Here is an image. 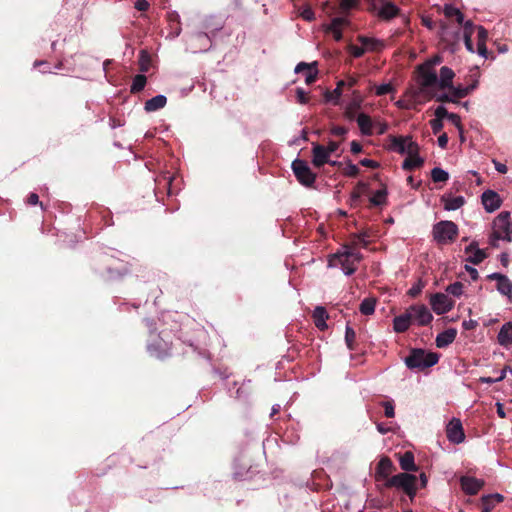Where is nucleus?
Wrapping results in <instances>:
<instances>
[{"label":"nucleus","instance_id":"f257e3e1","mask_svg":"<svg viewBox=\"0 0 512 512\" xmlns=\"http://www.w3.org/2000/svg\"><path fill=\"white\" fill-rule=\"evenodd\" d=\"M500 240L512 241V222L509 212H501L493 221L489 243L493 247H498Z\"/></svg>","mask_w":512,"mask_h":512},{"label":"nucleus","instance_id":"f03ea898","mask_svg":"<svg viewBox=\"0 0 512 512\" xmlns=\"http://www.w3.org/2000/svg\"><path fill=\"white\" fill-rule=\"evenodd\" d=\"M439 356L434 352H426L422 349L413 350L405 359V364L410 369L423 370L437 364Z\"/></svg>","mask_w":512,"mask_h":512},{"label":"nucleus","instance_id":"7ed1b4c3","mask_svg":"<svg viewBox=\"0 0 512 512\" xmlns=\"http://www.w3.org/2000/svg\"><path fill=\"white\" fill-rule=\"evenodd\" d=\"M333 258L341 265L345 275H351L362 260V254L353 247L345 246L343 251L335 254Z\"/></svg>","mask_w":512,"mask_h":512},{"label":"nucleus","instance_id":"20e7f679","mask_svg":"<svg viewBox=\"0 0 512 512\" xmlns=\"http://www.w3.org/2000/svg\"><path fill=\"white\" fill-rule=\"evenodd\" d=\"M432 233L434 240L438 244L445 245L455 240L458 234V227L452 221L443 220L433 226Z\"/></svg>","mask_w":512,"mask_h":512},{"label":"nucleus","instance_id":"39448f33","mask_svg":"<svg viewBox=\"0 0 512 512\" xmlns=\"http://www.w3.org/2000/svg\"><path fill=\"white\" fill-rule=\"evenodd\" d=\"M417 478L415 475L409 473H399L392 476L386 483L387 487H396L402 489L410 498L416 495Z\"/></svg>","mask_w":512,"mask_h":512},{"label":"nucleus","instance_id":"423d86ee","mask_svg":"<svg viewBox=\"0 0 512 512\" xmlns=\"http://www.w3.org/2000/svg\"><path fill=\"white\" fill-rule=\"evenodd\" d=\"M369 11L379 19L388 21L399 14V8L392 2L385 0H368Z\"/></svg>","mask_w":512,"mask_h":512},{"label":"nucleus","instance_id":"0eeeda50","mask_svg":"<svg viewBox=\"0 0 512 512\" xmlns=\"http://www.w3.org/2000/svg\"><path fill=\"white\" fill-rule=\"evenodd\" d=\"M389 149L400 154L412 155L413 153L418 152L419 147L416 142H414L411 137H390Z\"/></svg>","mask_w":512,"mask_h":512},{"label":"nucleus","instance_id":"6e6552de","mask_svg":"<svg viewBox=\"0 0 512 512\" xmlns=\"http://www.w3.org/2000/svg\"><path fill=\"white\" fill-rule=\"evenodd\" d=\"M292 169L297 180L304 186H311L316 179V175L311 171L308 164L300 159L292 162Z\"/></svg>","mask_w":512,"mask_h":512},{"label":"nucleus","instance_id":"1a4fd4ad","mask_svg":"<svg viewBox=\"0 0 512 512\" xmlns=\"http://www.w3.org/2000/svg\"><path fill=\"white\" fill-rule=\"evenodd\" d=\"M419 84L420 89L414 91L418 96L433 87H437V74L432 68L425 66L424 64L419 67Z\"/></svg>","mask_w":512,"mask_h":512},{"label":"nucleus","instance_id":"9d476101","mask_svg":"<svg viewBox=\"0 0 512 512\" xmlns=\"http://www.w3.org/2000/svg\"><path fill=\"white\" fill-rule=\"evenodd\" d=\"M430 305L437 315H442L453 308L454 301L444 293H435L430 297Z\"/></svg>","mask_w":512,"mask_h":512},{"label":"nucleus","instance_id":"9b49d317","mask_svg":"<svg viewBox=\"0 0 512 512\" xmlns=\"http://www.w3.org/2000/svg\"><path fill=\"white\" fill-rule=\"evenodd\" d=\"M411 316L412 321L417 323L419 326L428 325L433 320V315L429 309L423 305H412L407 309Z\"/></svg>","mask_w":512,"mask_h":512},{"label":"nucleus","instance_id":"f8f14e48","mask_svg":"<svg viewBox=\"0 0 512 512\" xmlns=\"http://www.w3.org/2000/svg\"><path fill=\"white\" fill-rule=\"evenodd\" d=\"M446 435L450 442L460 444L465 439L462 423L459 419L453 418L447 425Z\"/></svg>","mask_w":512,"mask_h":512},{"label":"nucleus","instance_id":"ddd939ff","mask_svg":"<svg viewBox=\"0 0 512 512\" xmlns=\"http://www.w3.org/2000/svg\"><path fill=\"white\" fill-rule=\"evenodd\" d=\"M349 24L350 21L346 17H335L325 26L324 30L326 33L331 34L336 41H340L342 39L343 28L347 27Z\"/></svg>","mask_w":512,"mask_h":512},{"label":"nucleus","instance_id":"4468645a","mask_svg":"<svg viewBox=\"0 0 512 512\" xmlns=\"http://www.w3.org/2000/svg\"><path fill=\"white\" fill-rule=\"evenodd\" d=\"M488 279L495 280L497 282V290L500 294L507 296L512 300V282L510 279L501 273L489 274Z\"/></svg>","mask_w":512,"mask_h":512},{"label":"nucleus","instance_id":"2eb2a0df","mask_svg":"<svg viewBox=\"0 0 512 512\" xmlns=\"http://www.w3.org/2000/svg\"><path fill=\"white\" fill-rule=\"evenodd\" d=\"M484 484V480L475 477L462 476L460 478L461 488L467 495L477 494L483 488Z\"/></svg>","mask_w":512,"mask_h":512},{"label":"nucleus","instance_id":"dca6fc26","mask_svg":"<svg viewBox=\"0 0 512 512\" xmlns=\"http://www.w3.org/2000/svg\"><path fill=\"white\" fill-rule=\"evenodd\" d=\"M465 253L467 254L466 261L474 265L481 263L487 257L485 251L477 247L476 242L470 243L469 246L466 247Z\"/></svg>","mask_w":512,"mask_h":512},{"label":"nucleus","instance_id":"f3484780","mask_svg":"<svg viewBox=\"0 0 512 512\" xmlns=\"http://www.w3.org/2000/svg\"><path fill=\"white\" fill-rule=\"evenodd\" d=\"M362 102H363V98H362L361 94L357 90H354L352 92V97H351L350 101L347 103V105L345 107V115L349 120H352L355 118L356 112L358 109H360Z\"/></svg>","mask_w":512,"mask_h":512},{"label":"nucleus","instance_id":"a211bd4d","mask_svg":"<svg viewBox=\"0 0 512 512\" xmlns=\"http://www.w3.org/2000/svg\"><path fill=\"white\" fill-rule=\"evenodd\" d=\"M482 204L488 212H493L500 207L501 200L499 195L491 190H487L482 194Z\"/></svg>","mask_w":512,"mask_h":512},{"label":"nucleus","instance_id":"6ab92c4d","mask_svg":"<svg viewBox=\"0 0 512 512\" xmlns=\"http://www.w3.org/2000/svg\"><path fill=\"white\" fill-rule=\"evenodd\" d=\"M455 73L447 66L440 69L439 78L437 77V87L441 90L451 89Z\"/></svg>","mask_w":512,"mask_h":512},{"label":"nucleus","instance_id":"aec40b11","mask_svg":"<svg viewBox=\"0 0 512 512\" xmlns=\"http://www.w3.org/2000/svg\"><path fill=\"white\" fill-rule=\"evenodd\" d=\"M357 40L363 46L365 52H376L384 48V42L374 37L358 36Z\"/></svg>","mask_w":512,"mask_h":512},{"label":"nucleus","instance_id":"412c9836","mask_svg":"<svg viewBox=\"0 0 512 512\" xmlns=\"http://www.w3.org/2000/svg\"><path fill=\"white\" fill-rule=\"evenodd\" d=\"M316 63L307 64L305 62H300L295 67V73H300L305 71V83L312 84L317 77V69L315 67Z\"/></svg>","mask_w":512,"mask_h":512},{"label":"nucleus","instance_id":"4be33fe9","mask_svg":"<svg viewBox=\"0 0 512 512\" xmlns=\"http://www.w3.org/2000/svg\"><path fill=\"white\" fill-rule=\"evenodd\" d=\"M313 159L312 163L316 167H321L328 162L330 155L327 152V148L320 144H314L312 149Z\"/></svg>","mask_w":512,"mask_h":512},{"label":"nucleus","instance_id":"5701e85b","mask_svg":"<svg viewBox=\"0 0 512 512\" xmlns=\"http://www.w3.org/2000/svg\"><path fill=\"white\" fill-rule=\"evenodd\" d=\"M457 331L453 328L447 329L439 333L436 337V345L438 348H444L450 345L456 338Z\"/></svg>","mask_w":512,"mask_h":512},{"label":"nucleus","instance_id":"b1692460","mask_svg":"<svg viewBox=\"0 0 512 512\" xmlns=\"http://www.w3.org/2000/svg\"><path fill=\"white\" fill-rule=\"evenodd\" d=\"M442 202L445 210L454 211L464 205L465 199L463 196L444 195L442 197Z\"/></svg>","mask_w":512,"mask_h":512},{"label":"nucleus","instance_id":"393cba45","mask_svg":"<svg viewBox=\"0 0 512 512\" xmlns=\"http://www.w3.org/2000/svg\"><path fill=\"white\" fill-rule=\"evenodd\" d=\"M411 322H412L411 316L408 313V311H406V313L401 314L394 318L393 328H394L395 332L402 333V332H405L406 330H408Z\"/></svg>","mask_w":512,"mask_h":512},{"label":"nucleus","instance_id":"a878e982","mask_svg":"<svg viewBox=\"0 0 512 512\" xmlns=\"http://www.w3.org/2000/svg\"><path fill=\"white\" fill-rule=\"evenodd\" d=\"M497 339L501 346L512 344V322H507L501 327Z\"/></svg>","mask_w":512,"mask_h":512},{"label":"nucleus","instance_id":"bb28decb","mask_svg":"<svg viewBox=\"0 0 512 512\" xmlns=\"http://www.w3.org/2000/svg\"><path fill=\"white\" fill-rule=\"evenodd\" d=\"M357 124L359 126V129L363 135H372L373 134V121L372 119L364 113H360L357 116Z\"/></svg>","mask_w":512,"mask_h":512},{"label":"nucleus","instance_id":"cd10ccee","mask_svg":"<svg viewBox=\"0 0 512 512\" xmlns=\"http://www.w3.org/2000/svg\"><path fill=\"white\" fill-rule=\"evenodd\" d=\"M167 103V98L164 95H157L145 102L144 109L147 112H154L163 108Z\"/></svg>","mask_w":512,"mask_h":512},{"label":"nucleus","instance_id":"c85d7f7f","mask_svg":"<svg viewBox=\"0 0 512 512\" xmlns=\"http://www.w3.org/2000/svg\"><path fill=\"white\" fill-rule=\"evenodd\" d=\"M400 466L404 471H417V466L414 461V455L412 452H405L399 458Z\"/></svg>","mask_w":512,"mask_h":512},{"label":"nucleus","instance_id":"c756f323","mask_svg":"<svg viewBox=\"0 0 512 512\" xmlns=\"http://www.w3.org/2000/svg\"><path fill=\"white\" fill-rule=\"evenodd\" d=\"M313 318L316 327L319 329L323 330L327 327L326 319L328 318V314L324 307H316L313 312Z\"/></svg>","mask_w":512,"mask_h":512},{"label":"nucleus","instance_id":"7c9ffc66","mask_svg":"<svg viewBox=\"0 0 512 512\" xmlns=\"http://www.w3.org/2000/svg\"><path fill=\"white\" fill-rule=\"evenodd\" d=\"M407 97L410 98L408 100L397 101V106L405 109H415L417 105L422 104V101L419 100V96L414 91L408 92Z\"/></svg>","mask_w":512,"mask_h":512},{"label":"nucleus","instance_id":"2f4dec72","mask_svg":"<svg viewBox=\"0 0 512 512\" xmlns=\"http://www.w3.org/2000/svg\"><path fill=\"white\" fill-rule=\"evenodd\" d=\"M408 157L404 160L402 167L405 170H411L414 168H418L422 166L424 160L419 156L418 152L413 153L412 155H407Z\"/></svg>","mask_w":512,"mask_h":512},{"label":"nucleus","instance_id":"473e14b6","mask_svg":"<svg viewBox=\"0 0 512 512\" xmlns=\"http://www.w3.org/2000/svg\"><path fill=\"white\" fill-rule=\"evenodd\" d=\"M443 13L449 19L455 18L458 24H462L464 21L463 13L453 5L446 4L443 8Z\"/></svg>","mask_w":512,"mask_h":512},{"label":"nucleus","instance_id":"72a5a7b5","mask_svg":"<svg viewBox=\"0 0 512 512\" xmlns=\"http://www.w3.org/2000/svg\"><path fill=\"white\" fill-rule=\"evenodd\" d=\"M345 83V81H338L336 88L332 92H326V100L332 102L335 105L340 104V97L342 95V89L344 88Z\"/></svg>","mask_w":512,"mask_h":512},{"label":"nucleus","instance_id":"f704fd0d","mask_svg":"<svg viewBox=\"0 0 512 512\" xmlns=\"http://www.w3.org/2000/svg\"><path fill=\"white\" fill-rule=\"evenodd\" d=\"M473 29L474 26L471 21L468 20L464 23V43L466 49L471 53H474V48L472 44Z\"/></svg>","mask_w":512,"mask_h":512},{"label":"nucleus","instance_id":"c9c22d12","mask_svg":"<svg viewBox=\"0 0 512 512\" xmlns=\"http://www.w3.org/2000/svg\"><path fill=\"white\" fill-rule=\"evenodd\" d=\"M387 201V189L382 187L381 189L375 191L370 197V203L373 206H382Z\"/></svg>","mask_w":512,"mask_h":512},{"label":"nucleus","instance_id":"e433bc0d","mask_svg":"<svg viewBox=\"0 0 512 512\" xmlns=\"http://www.w3.org/2000/svg\"><path fill=\"white\" fill-rule=\"evenodd\" d=\"M392 467L393 464L389 458H381L377 466V473L382 477H387L391 473Z\"/></svg>","mask_w":512,"mask_h":512},{"label":"nucleus","instance_id":"4c0bfd02","mask_svg":"<svg viewBox=\"0 0 512 512\" xmlns=\"http://www.w3.org/2000/svg\"><path fill=\"white\" fill-rule=\"evenodd\" d=\"M151 65V57L147 51L141 50L139 54V68L141 72H148Z\"/></svg>","mask_w":512,"mask_h":512},{"label":"nucleus","instance_id":"58836bf2","mask_svg":"<svg viewBox=\"0 0 512 512\" xmlns=\"http://www.w3.org/2000/svg\"><path fill=\"white\" fill-rule=\"evenodd\" d=\"M360 312L364 315H371L375 311V300L372 298L364 299L360 304Z\"/></svg>","mask_w":512,"mask_h":512},{"label":"nucleus","instance_id":"ea45409f","mask_svg":"<svg viewBox=\"0 0 512 512\" xmlns=\"http://www.w3.org/2000/svg\"><path fill=\"white\" fill-rule=\"evenodd\" d=\"M431 178L434 182H446L449 179V174L444 169L435 167L431 171Z\"/></svg>","mask_w":512,"mask_h":512},{"label":"nucleus","instance_id":"a19ab883","mask_svg":"<svg viewBox=\"0 0 512 512\" xmlns=\"http://www.w3.org/2000/svg\"><path fill=\"white\" fill-rule=\"evenodd\" d=\"M146 85V77L142 74L136 75L131 85L132 92H139L143 90Z\"/></svg>","mask_w":512,"mask_h":512},{"label":"nucleus","instance_id":"79ce46f5","mask_svg":"<svg viewBox=\"0 0 512 512\" xmlns=\"http://www.w3.org/2000/svg\"><path fill=\"white\" fill-rule=\"evenodd\" d=\"M355 338H356L355 331L350 326H346L345 342H346V345L349 350H354Z\"/></svg>","mask_w":512,"mask_h":512},{"label":"nucleus","instance_id":"37998d69","mask_svg":"<svg viewBox=\"0 0 512 512\" xmlns=\"http://www.w3.org/2000/svg\"><path fill=\"white\" fill-rule=\"evenodd\" d=\"M446 291L453 296L460 297L463 293V284L461 282H454L446 288Z\"/></svg>","mask_w":512,"mask_h":512},{"label":"nucleus","instance_id":"c03bdc74","mask_svg":"<svg viewBox=\"0 0 512 512\" xmlns=\"http://www.w3.org/2000/svg\"><path fill=\"white\" fill-rule=\"evenodd\" d=\"M450 90H452V95L456 99L463 98L471 92V88H468L467 86L466 87L460 86V85L457 87L452 86V88Z\"/></svg>","mask_w":512,"mask_h":512},{"label":"nucleus","instance_id":"a18cd8bd","mask_svg":"<svg viewBox=\"0 0 512 512\" xmlns=\"http://www.w3.org/2000/svg\"><path fill=\"white\" fill-rule=\"evenodd\" d=\"M366 189L367 184L363 182L358 183L357 187L354 189L351 195L352 202L358 201L361 198L362 194L366 191Z\"/></svg>","mask_w":512,"mask_h":512},{"label":"nucleus","instance_id":"49530a36","mask_svg":"<svg viewBox=\"0 0 512 512\" xmlns=\"http://www.w3.org/2000/svg\"><path fill=\"white\" fill-rule=\"evenodd\" d=\"M192 42L199 41L201 42L203 48L200 50H206L209 47L210 39L205 33H198L192 37Z\"/></svg>","mask_w":512,"mask_h":512},{"label":"nucleus","instance_id":"de8ad7c7","mask_svg":"<svg viewBox=\"0 0 512 512\" xmlns=\"http://www.w3.org/2000/svg\"><path fill=\"white\" fill-rule=\"evenodd\" d=\"M394 90L393 86L390 83H385L376 86L375 93L377 96L386 95Z\"/></svg>","mask_w":512,"mask_h":512},{"label":"nucleus","instance_id":"09e8293b","mask_svg":"<svg viewBox=\"0 0 512 512\" xmlns=\"http://www.w3.org/2000/svg\"><path fill=\"white\" fill-rule=\"evenodd\" d=\"M424 288V283L422 280H418L413 286L408 290V295L411 297H416L419 295Z\"/></svg>","mask_w":512,"mask_h":512},{"label":"nucleus","instance_id":"8fccbe9b","mask_svg":"<svg viewBox=\"0 0 512 512\" xmlns=\"http://www.w3.org/2000/svg\"><path fill=\"white\" fill-rule=\"evenodd\" d=\"M359 173V168L357 165L349 163L345 168V175L349 177H355Z\"/></svg>","mask_w":512,"mask_h":512},{"label":"nucleus","instance_id":"3c124183","mask_svg":"<svg viewBox=\"0 0 512 512\" xmlns=\"http://www.w3.org/2000/svg\"><path fill=\"white\" fill-rule=\"evenodd\" d=\"M349 51H350V53H351L354 57H356V58H359V57H361L364 53H366L362 45H361V46L350 45V46H349Z\"/></svg>","mask_w":512,"mask_h":512},{"label":"nucleus","instance_id":"603ef678","mask_svg":"<svg viewBox=\"0 0 512 512\" xmlns=\"http://www.w3.org/2000/svg\"><path fill=\"white\" fill-rule=\"evenodd\" d=\"M430 126L434 134L439 133L443 128V122L440 119H432L430 121Z\"/></svg>","mask_w":512,"mask_h":512},{"label":"nucleus","instance_id":"864d4df0","mask_svg":"<svg viewBox=\"0 0 512 512\" xmlns=\"http://www.w3.org/2000/svg\"><path fill=\"white\" fill-rule=\"evenodd\" d=\"M477 29V38H478V42L477 43H486V40H487V37H488V33L486 31V29L482 26H478L476 27Z\"/></svg>","mask_w":512,"mask_h":512},{"label":"nucleus","instance_id":"5fc2aeb1","mask_svg":"<svg viewBox=\"0 0 512 512\" xmlns=\"http://www.w3.org/2000/svg\"><path fill=\"white\" fill-rule=\"evenodd\" d=\"M481 501L483 503L482 512H491V510L493 509V505L491 503V496L484 495L481 498Z\"/></svg>","mask_w":512,"mask_h":512},{"label":"nucleus","instance_id":"6e6d98bb","mask_svg":"<svg viewBox=\"0 0 512 512\" xmlns=\"http://www.w3.org/2000/svg\"><path fill=\"white\" fill-rule=\"evenodd\" d=\"M383 407H384V413H385L386 417H388V418L394 417V415H395L394 406L391 402H389V401L384 402Z\"/></svg>","mask_w":512,"mask_h":512},{"label":"nucleus","instance_id":"4d7b16f0","mask_svg":"<svg viewBox=\"0 0 512 512\" xmlns=\"http://www.w3.org/2000/svg\"><path fill=\"white\" fill-rule=\"evenodd\" d=\"M358 1L357 0H341L340 1V7L342 10H350L354 7H356Z\"/></svg>","mask_w":512,"mask_h":512},{"label":"nucleus","instance_id":"13d9d810","mask_svg":"<svg viewBox=\"0 0 512 512\" xmlns=\"http://www.w3.org/2000/svg\"><path fill=\"white\" fill-rule=\"evenodd\" d=\"M442 62V57L439 56V55H435L433 56L432 58H430L429 60H427L424 65L429 67V68H432L434 69V66L440 64Z\"/></svg>","mask_w":512,"mask_h":512},{"label":"nucleus","instance_id":"bf43d9fd","mask_svg":"<svg viewBox=\"0 0 512 512\" xmlns=\"http://www.w3.org/2000/svg\"><path fill=\"white\" fill-rule=\"evenodd\" d=\"M450 113H448L447 109L444 107V106H438L435 110V116H436V119H440V120H443V118H448V115Z\"/></svg>","mask_w":512,"mask_h":512},{"label":"nucleus","instance_id":"052dcab7","mask_svg":"<svg viewBox=\"0 0 512 512\" xmlns=\"http://www.w3.org/2000/svg\"><path fill=\"white\" fill-rule=\"evenodd\" d=\"M297 101L301 104H306L308 102V97L306 92L302 88H297L296 90Z\"/></svg>","mask_w":512,"mask_h":512},{"label":"nucleus","instance_id":"680f3d73","mask_svg":"<svg viewBox=\"0 0 512 512\" xmlns=\"http://www.w3.org/2000/svg\"><path fill=\"white\" fill-rule=\"evenodd\" d=\"M373 128L376 129L377 134L381 135L387 131L388 125L385 122H375L373 123Z\"/></svg>","mask_w":512,"mask_h":512},{"label":"nucleus","instance_id":"e2e57ef3","mask_svg":"<svg viewBox=\"0 0 512 512\" xmlns=\"http://www.w3.org/2000/svg\"><path fill=\"white\" fill-rule=\"evenodd\" d=\"M360 164H361L362 166L369 167V168H373V169H374V168H378V167H379V163H378V162H376V161H374V160H372V159H367V158L362 159V160L360 161Z\"/></svg>","mask_w":512,"mask_h":512},{"label":"nucleus","instance_id":"0e129e2a","mask_svg":"<svg viewBox=\"0 0 512 512\" xmlns=\"http://www.w3.org/2000/svg\"><path fill=\"white\" fill-rule=\"evenodd\" d=\"M301 16L303 19L311 21L314 19V12L310 8H306L301 12Z\"/></svg>","mask_w":512,"mask_h":512},{"label":"nucleus","instance_id":"69168bd1","mask_svg":"<svg viewBox=\"0 0 512 512\" xmlns=\"http://www.w3.org/2000/svg\"><path fill=\"white\" fill-rule=\"evenodd\" d=\"M149 7V3L146 0H137L135 8L139 11H146Z\"/></svg>","mask_w":512,"mask_h":512},{"label":"nucleus","instance_id":"338daca9","mask_svg":"<svg viewBox=\"0 0 512 512\" xmlns=\"http://www.w3.org/2000/svg\"><path fill=\"white\" fill-rule=\"evenodd\" d=\"M331 133L336 136H343L347 133V129L342 126H335L331 129Z\"/></svg>","mask_w":512,"mask_h":512},{"label":"nucleus","instance_id":"774afa93","mask_svg":"<svg viewBox=\"0 0 512 512\" xmlns=\"http://www.w3.org/2000/svg\"><path fill=\"white\" fill-rule=\"evenodd\" d=\"M477 53L486 58L487 57V47H486V43H477Z\"/></svg>","mask_w":512,"mask_h":512}]
</instances>
